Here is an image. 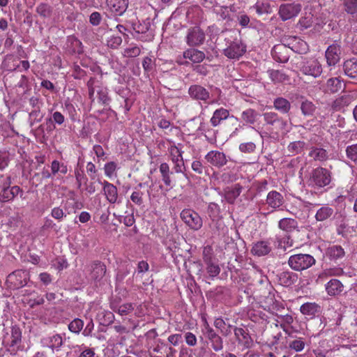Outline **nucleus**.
<instances>
[{
    "instance_id": "nucleus-37",
    "label": "nucleus",
    "mask_w": 357,
    "mask_h": 357,
    "mask_svg": "<svg viewBox=\"0 0 357 357\" xmlns=\"http://www.w3.org/2000/svg\"><path fill=\"white\" fill-rule=\"evenodd\" d=\"M351 102V98L349 95H344L336 98L332 103V109L334 111L343 110Z\"/></svg>"
},
{
    "instance_id": "nucleus-64",
    "label": "nucleus",
    "mask_w": 357,
    "mask_h": 357,
    "mask_svg": "<svg viewBox=\"0 0 357 357\" xmlns=\"http://www.w3.org/2000/svg\"><path fill=\"white\" fill-rule=\"evenodd\" d=\"M40 282L45 286H47L52 282L53 277L47 272L40 273L38 275Z\"/></svg>"
},
{
    "instance_id": "nucleus-13",
    "label": "nucleus",
    "mask_w": 357,
    "mask_h": 357,
    "mask_svg": "<svg viewBox=\"0 0 357 357\" xmlns=\"http://www.w3.org/2000/svg\"><path fill=\"white\" fill-rule=\"evenodd\" d=\"M290 50L300 54H306L309 50L307 43L296 36H289L283 39Z\"/></svg>"
},
{
    "instance_id": "nucleus-16",
    "label": "nucleus",
    "mask_w": 357,
    "mask_h": 357,
    "mask_svg": "<svg viewBox=\"0 0 357 357\" xmlns=\"http://www.w3.org/2000/svg\"><path fill=\"white\" fill-rule=\"evenodd\" d=\"M272 238L258 241L254 243L251 249L253 255L261 257L268 255L272 251Z\"/></svg>"
},
{
    "instance_id": "nucleus-53",
    "label": "nucleus",
    "mask_w": 357,
    "mask_h": 357,
    "mask_svg": "<svg viewBox=\"0 0 357 357\" xmlns=\"http://www.w3.org/2000/svg\"><path fill=\"white\" fill-rule=\"evenodd\" d=\"M305 343L304 342L301 337H298V339L290 342L289 344V347L296 352H300L303 351L305 348Z\"/></svg>"
},
{
    "instance_id": "nucleus-27",
    "label": "nucleus",
    "mask_w": 357,
    "mask_h": 357,
    "mask_svg": "<svg viewBox=\"0 0 357 357\" xmlns=\"http://www.w3.org/2000/svg\"><path fill=\"white\" fill-rule=\"evenodd\" d=\"M183 56L184 59H189L194 63H201L205 59L204 52L195 48L187 49L183 52Z\"/></svg>"
},
{
    "instance_id": "nucleus-60",
    "label": "nucleus",
    "mask_w": 357,
    "mask_h": 357,
    "mask_svg": "<svg viewBox=\"0 0 357 357\" xmlns=\"http://www.w3.org/2000/svg\"><path fill=\"white\" fill-rule=\"evenodd\" d=\"M209 341L211 342L212 349L215 351L218 352L223 349V340L220 335L215 337L214 339L210 340Z\"/></svg>"
},
{
    "instance_id": "nucleus-51",
    "label": "nucleus",
    "mask_w": 357,
    "mask_h": 357,
    "mask_svg": "<svg viewBox=\"0 0 357 357\" xmlns=\"http://www.w3.org/2000/svg\"><path fill=\"white\" fill-rule=\"evenodd\" d=\"M343 6L347 14L354 15L357 13V0H344Z\"/></svg>"
},
{
    "instance_id": "nucleus-36",
    "label": "nucleus",
    "mask_w": 357,
    "mask_h": 357,
    "mask_svg": "<svg viewBox=\"0 0 357 357\" xmlns=\"http://www.w3.org/2000/svg\"><path fill=\"white\" fill-rule=\"evenodd\" d=\"M343 68L347 76L357 79V59H351L346 61L344 63Z\"/></svg>"
},
{
    "instance_id": "nucleus-34",
    "label": "nucleus",
    "mask_w": 357,
    "mask_h": 357,
    "mask_svg": "<svg viewBox=\"0 0 357 357\" xmlns=\"http://www.w3.org/2000/svg\"><path fill=\"white\" fill-rule=\"evenodd\" d=\"M36 12L43 20L50 19L53 15V7L47 3H40L36 8Z\"/></svg>"
},
{
    "instance_id": "nucleus-55",
    "label": "nucleus",
    "mask_w": 357,
    "mask_h": 357,
    "mask_svg": "<svg viewBox=\"0 0 357 357\" xmlns=\"http://www.w3.org/2000/svg\"><path fill=\"white\" fill-rule=\"evenodd\" d=\"M167 347L165 345H159L155 346L153 349V354H151L152 357H167L168 353L167 351Z\"/></svg>"
},
{
    "instance_id": "nucleus-48",
    "label": "nucleus",
    "mask_w": 357,
    "mask_h": 357,
    "mask_svg": "<svg viewBox=\"0 0 357 357\" xmlns=\"http://www.w3.org/2000/svg\"><path fill=\"white\" fill-rule=\"evenodd\" d=\"M98 84H99V82L97 81L94 77H91L86 83L89 89V98L91 100V102H94V94L96 91L97 92L98 86H100Z\"/></svg>"
},
{
    "instance_id": "nucleus-52",
    "label": "nucleus",
    "mask_w": 357,
    "mask_h": 357,
    "mask_svg": "<svg viewBox=\"0 0 357 357\" xmlns=\"http://www.w3.org/2000/svg\"><path fill=\"white\" fill-rule=\"evenodd\" d=\"M84 326V322L80 319H73L68 325V329L75 333H79Z\"/></svg>"
},
{
    "instance_id": "nucleus-24",
    "label": "nucleus",
    "mask_w": 357,
    "mask_h": 357,
    "mask_svg": "<svg viewBox=\"0 0 357 357\" xmlns=\"http://www.w3.org/2000/svg\"><path fill=\"white\" fill-rule=\"evenodd\" d=\"M250 133L252 141L243 142L239 144L238 149L242 153H252L256 150L255 142L258 138V132L254 128H251Z\"/></svg>"
},
{
    "instance_id": "nucleus-15",
    "label": "nucleus",
    "mask_w": 357,
    "mask_h": 357,
    "mask_svg": "<svg viewBox=\"0 0 357 357\" xmlns=\"http://www.w3.org/2000/svg\"><path fill=\"white\" fill-rule=\"evenodd\" d=\"M289 50L288 45L282 40V43L274 45L271 50V55L276 61L286 63L290 57Z\"/></svg>"
},
{
    "instance_id": "nucleus-45",
    "label": "nucleus",
    "mask_w": 357,
    "mask_h": 357,
    "mask_svg": "<svg viewBox=\"0 0 357 357\" xmlns=\"http://www.w3.org/2000/svg\"><path fill=\"white\" fill-rule=\"evenodd\" d=\"M268 73L274 83H282L289 80V76L279 70H269Z\"/></svg>"
},
{
    "instance_id": "nucleus-25",
    "label": "nucleus",
    "mask_w": 357,
    "mask_h": 357,
    "mask_svg": "<svg viewBox=\"0 0 357 357\" xmlns=\"http://www.w3.org/2000/svg\"><path fill=\"white\" fill-rule=\"evenodd\" d=\"M302 314L309 319H313L321 312V306L314 302H307L300 307Z\"/></svg>"
},
{
    "instance_id": "nucleus-28",
    "label": "nucleus",
    "mask_w": 357,
    "mask_h": 357,
    "mask_svg": "<svg viewBox=\"0 0 357 357\" xmlns=\"http://www.w3.org/2000/svg\"><path fill=\"white\" fill-rule=\"evenodd\" d=\"M325 289L329 296H334L341 294L344 285L339 280L331 279L326 284Z\"/></svg>"
},
{
    "instance_id": "nucleus-4",
    "label": "nucleus",
    "mask_w": 357,
    "mask_h": 357,
    "mask_svg": "<svg viewBox=\"0 0 357 357\" xmlns=\"http://www.w3.org/2000/svg\"><path fill=\"white\" fill-rule=\"evenodd\" d=\"M316 263L314 257L309 254H296L289 257L288 264L296 271H302L312 267Z\"/></svg>"
},
{
    "instance_id": "nucleus-33",
    "label": "nucleus",
    "mask_w": 357,
    "mask_h": 357,
    "mask_svg": "<svg viewBox=\"0 0 357 357\" xmlns=\"http://www.w3.org/2000/svg\"><path fill=\"white\" fill-rule=\"evenodd\" d=\"M278 227L286 232H292L298 229V222L295 219L289 218H282L278 222Z\"/></svg>"
},
{
    "instance_id": "nucleus-5",
    "label": "nucleus",
    "mask_w": 357,
    "mask_h": 357,
    "mask_svg": "<svg viewBox=\"0 0 357 357\" xmlns=\"http://www.w3.org/2000/svg\"><path fill=\"white\" fill-rule=\"evenodd\" d=\"M181 220L192 230L197 231L202 228L203 222L200 215L195 211L185 208L181 213Z\"/></svg>"
},
{
    "instance_id": "nucleus-56",
    "label": "nucleus",
    "mask_w": 357,
    "mask_h": 357,
    "mask_svg": "<svg viewBox=\"0 0 357 357\" xmlns=\"http://www.w3.org/2000/svg\"><path fill=\"white\" fill-rule=\"evenodd\" d=\"M143 196L144 193L140 190L135 189L130 195V199L134 204L141 206L144 203Z\"/></svg>"
},
{
    "instance_id": "nucleus-23",
    "label": "nucleus",
    "mask_w": 357,
    "mask_h": 357,
    "mask_svg": "<svg viewBox=\"0 0 357 357\" xmlns=\"http://www.w3.org/2000/svg\"><path fill=\"white\" fill-rule=\"evenodd\" d=\"M234 335L238 344L243 345L245 348H250L252 345V340L247 329L236 327Z\"/></svg>"
},
{
    "instance_id": "nucleus-18",
    "label": "nucleus",
    "mask_w": 357,
    "mask_h": 357,
    "mask_svg": "<svg viewBox=\"0 0 357 357\" xmlns=\"http://www.w3.org/2000/svg\"><path fill=\"white\" fill-rule=\"evenodd\" d=\"M106 273V266L100 261H94L90 265V278L94 281H100Z\"/></svg>"
},
{
    "instance_id": "nucleus-42",
    "label": "nucleus",
    "mask_w": 357,
    "mask_h": 357,
    "mask_svg": "<svg viewBox=\"0 0 357 357\" xmlns=\"http://www.w3.org/2000/svg\"><path fill=\"white\" fill-rule=\"evenodd\" d=\"M334 213L333 208L325 205L321 207L315 214V219L317 221L323 222L331 218Z\"/></svg>"
},
{
    "instance_id": "nucleus-17",
    "label": "nucleus",
    "mask_w": 357,
    "mask_h": 357,
    "mask_svg": "<svg viewBox=\"0 0 357 357\" xmlns=\"http://www.w3.org/2000/svg\"><path fill=\"white\" fill-rule=\"evenodd\" d=\"M188 94L192 99L202 101L204 103L208 102L210 98L209 91L199 84L191 85L188 89Z\"/></svg>"
},
{
    "instance_id": "nucleus-43",
    "label": "nucleus",
    "mask_w": 357,
    "mask_h": 357,
    "mask_svg": "<svg viewBox=\"0 0 357 357\" xmlns=\"http://www.w3.org/2000/svg\"><path fill=\"white\" fill-rule=\"evenodd\" d=\"M279 278L282 285L289 287L296 282L298 276L293 272L284 271L280 273Z\"/></svg>"
},
{
    "instance_id": "nucleus-44",
    "label": "nucleus",
    "mask_w": 357,
    "mask_h": 357,
    "mask_svg": "<svg viewBox=\"0 0 357 357\" xmlns=\"http://www.w3.org/2000/svg\"><path fill=\"white\" fill-rule=\"evenodd\" d=\"M46 343L52 351H59L63 345V337L59 334L53 335L46 340Z\"/></svg>"
},
{
    "instance_id": "nucleus-54",
    "label": "nucleus",
    "mask_w": 357,
    "mask_h": 357,
    "mask_svg": "<svg viewBox=\"0 0 357 357\" xmlns=\"http://www.w3.org/2000/svg\"><path fill=\"white\" fill-rule=\"evenodd\" d=\"M97 94L99 102H100L102 105L108 104L109 98L106 88L98 86V89H97Z\"/></svg>"
},
{
    "instance_id": "nucleus-57",
    "label": "nucleus",
    "mask_w": 357,
    "mask_h": 357,
    "mask_svg": "<svg viewBox=\"0 0 357 357\" xmlns=\"http://www.w3.org/2000/svg\"><path fill=\"white\" fill-rule=\"evenodd\" d=\"M121 43L122 38L120 36L112 35L107 40V46L112 49L118 48Z\"/></svg>"
},
{
    "instance_id": "nucleus-6",
    "label": "nucleus",
    "mask_w": 357,
    "mask_h": 357,
    "mask_svg": "<svg viewBox=\"0 0 357 357\" xmlns=\"http://www.w3.org/2000/svg\"><path fill=\"white\" fill-rule=\"evenodd\" d=\"M246 45L240 40L234 39L223 50L225 56L231 59H238L246 52Z\"/></svg>"
},
{
    "instance_id": "nucleus-11",
    "label": "nucleus",
    "mask_w": 357,
    "mask_h": 357,
    "mask_svg": "<svg viewBox=\"0 0 357 357\" xmlns=\"http://www.w3.org/2000/svg\"><path fill=\"white\" fill-rule=\"evenodd\" d=\"M205 38L204 31L199 26H194L188 29L185 41L190 47H197L204 43Z\"/></svg>"
},
{
    "instance_id": "nucleus-8",
    "label": "nucleus",
    "mask_w": 357,
    "mask_h": 357,
    "mask_svg": "<svg viewBox=\"0 0 357 357\" xmlns=\"http://www.w3.org/2000/svg\"><path fill=\"white\" fill-rule=\"evenodd\" d=\"M302 10V6L298 3H284L280 5L278 15L282 21H287L298 15Z\"/></svg>"
},
{
    "instance_id": "nucleus-62",
    "label": "nucleus",
    "mask_w": 357,
    "mask_h": 357,
    "mask_svg": "<svg viewBox=\"0 0 357 357\" xmlns=\"http://www.w3.org/2000/svg\"><path fill=\"white\" fill-rule=\"evenodd\" d=\"M141 53V50L137 46L129 47L124 50V56L127 57H136Z\"/></svg>"
},
{
    "instance_id": "nucleus-2",
    "label": "nucleus",
    "mask_w": 357,
    "mask_h": 357,
    "mask_svg": "<svg viewBox=\"0 0 357 357\" xmlns=\"http://www.w3.org/2000/svg\"><path fill=\"white\" fill-rule=\"evenodd\" d=\"M22 330L17 325H13L7 329L2 340L4 347L11 354H15L22 349Z\"/></svg>"
},
{
    "instance_id": "nucleus-22",
    "label": "nucleus",
    "mask_w": 357,
    "mask_h": 357,
    "mask_svg": "<svg viewBox=\"0 0 357 357\" xmlns=\"http://www.w3.org/2000/svg\"><path fill=\"white\" fill-rule=\"evenodd\" d=\"M102 190L106 197V199L110 204H115L118 202L119 194L117 188L112 183L107 181H104L102 183Z\"/></svg>"
},
{
    "instance_id": "nucleus-41",
    "label": "nucleus",
    "mask_w": 357,
    "mask_h": 357,
    "mask_svg": "<svg viewBox=\"0 0 357 357\" xmlns=\"http://www.w3.org/2000/svg\"><path fill=\"white\" fill-rule=\"evenodd\" d=\"M344 270L340 267H331L325 268L319 275V278L321 280H326L332 276H341L344 274Z\"/></svg>"
},
{
    "instance_id": "nucleus-12",
    "label": "nucleus",
    "mask_w": 357,
    "mask_h": 357,
    "mask_svg": "<svg viewBox=\"0 0 357 357\" xmlns=\"http://www.w3.org/2000/svg\"><path fill=\"white\" fill-rule=\"evenodd\" d=\"M11 180L10 176H7L6 181L3 183L1 190L0 191V199L2 202H8L15 198L20 192H22V189L17 186L14 185L10 187Z\"/></svg>"
},
{
    "instance_id": "nucleus-58",
    "label": "nucleus",
    "mask_w": 357,
    "mask_h": 357,
    "mask_svg": "<svg viewBox=\"0 0 357 357\" xmlns=\"http://www.w3.org/2000/svg\"><path fill=\"white\" fill-rule=\"evenodd\" d=\"M208 213L211 218H215L220 213V206L214 202L209 203L208 206Z\"/></svg>"
},
{
    "instance_id": "nucleus-31",
    "label": "nucleus",
    "mask_w": 357,
    "mask_h": 357,
    "mask_svg": "<svg viewBox=\"0 0 357 357\" xmlns=\"http://www.w3.org/2000/svg\"><path fill=\"white\" fill-rule=\"evenodd\" d=\"M344 84L339 77H332L327 80L325 91L328 93H337L344 90Z\"/></svg>"
},
{
    "instance_id": "nucleus-39",
    "label": "nucleus",
    "mask_w": 357,
    "mask_h": 357,
    "mask_svg": "<svg viewBox=\"0 0 357 357\" xmlns=\"http://www.w3.org/2000/svg\"><path fill=\"white\" fill-rule=\"evenodd\" d=\"M159 171L164 184L167 187L170 186L172 184L171 175L173 172L170 171L169 165L167 162H162L159 166Z\"/></svg>"
},
{
    "instance_id": "nucleus-9",
    "label": "nucleus",
    "mask_w": 357,
    "mask_h": 357,
    "mask_svg": "<svg viewBox=\"0 0 357 357\" xmlns=\"http://www.w3.org/2000/svg\"><path fill=\"white\" fill-rule=\"evenodd\" d=\"M300 70L303 75L317 78L322 73V66L317 59H310L302 63Z\"/></svg>"
},
{
    "instance_id": "nucleus-7",
    "label": "nucleus",
    "mask_w": 357,
    "mask_h": 357,
    "mask_svg": "<svg viewBox=\"0 0 357 357\" xmlns=\"http://www.w3.org/2000/svg\"><path fill=\"white\" fill-rule=\"evenodd\" d=\"M169 159L174 165L173 169L175 173H183L185 164L183 158V151L175 144L168 148Z\"/></svg>"
},
{
    "instance_id": "nucleus-47",
    "label": "nucleus",
    "mask_w": 357,
    "mask_h": 357,
    "mask_svg": "<svg viewBox=\"0 0 357 357\" xmlns=\"http://www.w3.org/2000/svg\"><path fill=\"white\" fill-rule=\"evenodd\" d=\"M305 145L306 144L303 141H295L288 145L287 149L289 153L296 155L301 153L304 150Z\"/></svg>"
},
{
    "instance_id": "nucleus-1",
    "label": "nucleus",
    "mask_w": 357,
    "mask_h": 357,
    "mask_svg": "<svg viewBox=\"0 0 357 357\" xmlns=\"http://www.w3.org/2000/svg\"><path fill=\"white\" fill-rule=\"evenodd\" d=\"M264 123L261 128V137L278 139L280 134L287 130V121L274 112L263 114Z\"/></svg>"
},
{
    "instance_id": "nucleus-50",
    "label": "nucleus",
    "mask_w": 357,
    "mask_h": 357,
    "mask_svg": "<svg viewBox=\"0 0 357 357\" xmlns=\"http://www.w3.org/2000/svg\"><path fill=\"white\" fill-rule=\"evenodd\" d=\"M254 8L258 15L268 14L271 13V7L269 3L257 1Z\"/></svg>"
},
{
    "instance_id": "nucleus-32",
    "label": "nucleus",
    "mask_w": 357,
    "mask_h": 357,
    "mask_svg": "<svg viewBox=\"0 0 357 357\" xmlns=\"http://www.w3.org/2000/svg\"><path fill=\"white\" fill-rule=\"evenodd\" d=\"M309 157L314 161L324 162L328 159V151L321 147L312 146L308 153Z\"/></svg>"
},
{
    "instance_id": "nucleus-40",
    "label": "nucleus",
    "mask_w": 357,
    "mask_h": 357,
    "mask_svg": "<svg viewBox=\"0 0 357 357\" xmlns=\"http://www.w3.org/2000/svg\"><path fill=\"white\" fill-rule=\"evenodd\" d=\"M204 261L206 265V271L211 277H215L219 275L220 268L218 264L213 262L211 257L204 256Z\"/></svg>"
},
{
    "instance_id": "nucleus-30",
    "label": "nucleus",
    "mask_w": 357,
    "mask_h": 357,
    "mask_svg": "<svg viewBox=\"0 0 357 357\" xmlns=\"http://www.w3.org/2000/svg\"><path fill=\"white\" fill-rule=\"evenodd\" d=\"M229 117V112L223 107L219 108L214 111L210 123L213 127H216L220 124L223 120H226Z\"/></svg>"
},
{
    "instance_id": "nucleus-19",
    "label": "nucleus",
    "mask_w": 357,
    "mask_h": 357,
    "mask_svg": "<svg viewBox=\"0 0 357 357\" xmlns=\"http://www.w3.org/2000/svg\"><path fill=\"white\" fill-rule=\"evenodd\" d=\"M109 10L116 16L123 15L128 6V0H107Z\"/></svg>"
},
{
    "instance_id": "nucleus-49",
    "label": "nucleus",
    "mask_w": 357,
    "mask_h": 357,
    "mask_svg": "<svg viewBox=\"0 0 357 357\" xmlns=\"http://www.w3.org/2000/svg\"><path fill=\"white\" fill-rule=\"evenodd\" d=\"M315 109L316 107L312 102L305 100L301 102V110L304 116H312Z\"/></svg>"
},
{
    "instance_id": "nucleus-21",
    "label": "nucleus",
    "mask_w": 357,
    "mask_h": 357,
    "mask_svg": "<svg viewBox=\"0 0 357 357\" xmlns=\"http://www.w3.org/2000/svg\"><path fill=\"white\" fill-rule=\"evenodd\" d=\"M266 204L273 211L280 208L284 203L283 195L276 190L270 191L266 197Z\"/></svg>"
},
{
    "instance_id": "nucleus-29",
    "label": "nucleus",
    "mask_w": 357,
    "mask_h": 357,
    "mask_svg": "<svg viewBox=\"0 0 357 357\" xmlns=\"http://www.w3.org/2000/svg\"><path fill=\"white\" fill-rule=\"evenodd\" d=\"M243 187L239 183L227 188L225 191V198L229 204H234L236 198L241 195Z\"/></svg>"
},
{
    "instance_id": "nucleus-20",
    "label": "nucleus",
    "mask_w": 357,
    "mask_h": 357,
    "mask_svg": "<svg viewBox=\"0 0 357 357\" xmlns=\"http://www.w3.org/2000/svg\"><path fill=\"white\" fill-rule=\"evenodd\" d=\"M340 47L337 44H333L330 45L325 53V57L326 59V62L328 66H334L336 65L340 59Z\"/></svg>"
},
{
    "instance_id": "nucleus-10",
    "label": "nucleus",
    "mask_w": 357,
    "mask_h": 357,
    "mask_svg": "<svg viewBox=\"0 0 357 357\" xmlns=\"http://www.w3.org/2000/svg\"><path fill=\"white\" fill-rule=\"evenodd\" d=\"M206 163L217 169H221L227 165L228 160L225 153L218 150H212L204 156Z\"/></svg>"
},
{
    "instance_id": "nucleus-14",
    "label": "nucleus",
    "mask_w": 357,
    "mask_h": 357,
    "mask_svg": "<svg viewBox=\"0 0 357 357\" xmlns=\"http://www.w3.org/2000/svg\"><path fill=\"white\" fill-rule=\"evenodd\" d=\"M29 273L25 270H16L8 275V281L14 288L19 289L27 284Z\"/></svg>"
},
{
    "instance_id": "nucleus-59",
    "label": "nucleus",
    "mask_w": 357,
    "mask_h": 357,
    "mask_svg": "<svg viewBox=\"0 0 357 357\" xmlns=\"http://www.w3.org/2000/svg\"><path fill=\"white\" fill-rule=\"evenodd\" d=\"M134 310L133 304L131 303H126L120 305L117 310H114L118 312L120 315H127Z\"/></svg>"
},
{
    "instance_id": "nucleus-3",
    "label": "nucleus",
    "mask_w": 357,
    "mask_h": 357,
    "mask_svg": "<svg viewBox=\"0 0 357 357\" xmlns=\"http://www.w3.org/2000/svg\"><path fill=\"white\" fill-rule=\"evenodd\" d=\"M332 181V173L328 169L318 167L312 170L308 179V185L314 189L328 186Z\"/></svg>"
},
{
    "instance_id": "nucleus-63",
    "label": "nucleus",
    "mask_w": 357,
    "mask_h": 357,
    "mask_svg": "<svg viewBox=\"0 0 357 357\" xmlns=\"http://www.w3.org/2000/svg\"><path fill=\"white\" fill-rule=\"evenodd\" d=\"M64 107L66 111L68 113V115L72 121L76 120L77 111L75 109V106L69 101H66L64 103Z\"/></svg>"
},
{
    "instance_id": "nucleus-46",
    "label": "nucleus",
    "mask_w": 357,
    "mask_h": 357,
    "mask_svg": "<svg viewBox=\"0 0 357 357\" xmlns=\"http://www.w3.org/2000/svg\"><path fill=\"white\" fill-rule=\"evenodd\" d=\"M257 112L251 108L244 110L241 114L243 121L249 124H254L257 121Z\"/></svg>"
},
{
    "instance_id": "nucleus-26",
    "label": "nucleus",
    "mask_w": 357,
    "mask_h": 357,
    "mask_svg": "<svg viewBox=\"0 0 357 357\" xmlns=\"http://www.w3.org/2000/svg\"><path fill=\"white\" fill-rule=\"evenodd\" d=\"M326 255L331 261L337 263L344 257L345 252L342 246L333 245L327 248Z\"/></svg>"
},
{
    "instance_id": "nucleus-35",
    "label": "nucleus",
    "mask_w": 357,
    "mask_h": 357,
    "mask_svg": "<svg viewBox=\"0 0 357 357\" xmlns=\"http://www.w3.org/2000/svg\"><path fill=\"white\" fill-rule=\"evenodd\" d=\"M68 50L70 54H80L83 52L82 42L74 36L68 38Z\"/></svg>"
},
{
    "instance_id": "nucleus-61",
    "label": "nucleus",
    "mask_w": 357,
    "mask_h": 357,
    "mask_svg": "<svg viewBox=\"0 0 357 357\" xmlns=\"http://www.w3.org/2000/svg\"><path fill=\"white\" fill-rule=\"evenodd\" d=\"M346 154L352 161H357V144L348 146L346 149Z\"/></svg>"
},
{
    "instance_id": "nucleus-38",
    "label": "nucleus",
    "mask_w": 357,
    "mask_h": 357,
    "mask_svg": "<svg viewBox=\"0 0 357 357\" xmlns=\"http://www.w3.org/2000/svg\"><path fill=\"white\" fill-rule=\"evenodd\" d=\"M274 108L282 114H287L291 109L290 102L282 97L275 98L273 101Z\"/></svg>"
}]
</instances>
